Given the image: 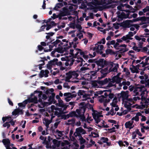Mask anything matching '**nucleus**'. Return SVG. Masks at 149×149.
<instances>
[{"label":"nucleus","instance_id":"1","mask_svg":"<svg viewBox=\"0 0 149 149\" xmlns=\"http://www.w3.org/2000/svg\"><path fill=\"white\" fill-rule=\"evenodd\" d=\"M90 1H91L90 3L95 6L111 3V0H90Z\"/></svg>","mask_w":149,"mask_h":149},{"label":"nucleus","instance_id":"2","mask_svg":"<svg viewBox=\"0 0 149 149\" xmlns=\"http://www.w3.org/2000/svg\"><path fill=\"white\" fill-rule=\"evenodd\" d=\"M79 107L81 109L85 108V111L86 108L88 109H92V111L94 112L95 110H94L93 106L92 104H90L88 103H86L84 102H81L79 104Z\"/></svg>","mask_w":149,"mask_h":149},{"label":"nucleus","instance_id":"3","mask_svg":"<svg viewBox=\"0 0 149 149\" xmlns=\"http://www.w3.org/2000/svg\"><path fill=\"white\" fill-rule=\"evenodd\" d=\"M81 109L79 107L78 109L76 110V113L78 114V117L80 118L82 121H86V117L84 116V113L85 112V108Z\"/></svg>","mask_w":149,"mask_h":149},{"label":"nucleus","instance_id":"4","mask_svg":"<svg viewBox=\"0 0 149 149\" xmlns=\"http://www.w3.org/2000/svg\"><path fill=\"white\" fill-rule=\"evenodd\" d=\"M85 91L82 90H79L78 91V92L77 93L78 95L79 96V98H81V96H82V99L83 100H86L88 99H90L89 98L90 97V95L87 94L86 93Z\"/></svg>","mask_w":149,"mask_h":149},{"label":"nucleus","instance_id":"5","mask_svg":"<svg viewBox=\"0 0 149 149\" xmlns=\"http://www.w3.org/2000/svg\"><path fill=\"white\" fill-rule=\"evenodd\" d=\"M81 133L83 134H85L86 133V132L82 127H79L76 129L75 132L74 133L73 135L75 137L79 136H81Z\"/></svg>","mask_w":149,"mask_h":149},{"label":"nucleus","instance_id":"6","mask_svg":"<svg viewBox=\"0 0 149 149\" xmlns=\"http://www.w3.org/2000/svg\"><path fill=\"white\" fill-rule=\"evenodd\" d=\"M57 60V59L56 58H54L53 60H52L48 62V64L46 65L47 68L50 70H51V72H52V69L53 66H54V62H56Z\"/></svg>","mask_w":149,"mask_h":149},{"label":"nucleus","instance_id":"7","mask_svg":"<svg viewBox=\"0 0 149 149\" xmlns=\"http://www.w3.org/2000/svg\"><path fill=\"white\" fill-rule=\"evenodd\" d=\"M95 63L98 66L103 68L104 66H105V64H106V61L104 60L103 59H100L98 61L96 60Z\"/></svg>","mask_w":149,"mask_h":149},{"label":"nucleus","instance_id":"8","mask_svg":"<svg viewBox=\"0 0 149 149\" xmlns=\"http://www.w3.org/2000/svg\"><path fill=\"white\" fill-rule=\"evenodd\" d=\"M132 66L133 68L130 67V69L131 72L132 73H138L139 72L138 69L140 70L139 68L141 66L139 64H138L135 66L134 65H132Z\"/></svg>","mask_w":149,"mask_h":149},{"label":"nucleus","instance_id":"9","mask_svg":"<svg viewBox=\"0 0 149 149\" xmlns=\"http://www.w3.org/2000/svg\"><path fill=\"white\" fill-rule=\"evenodd\" d=\"M2 142L4 145L5 146V147L7 148H8V147L10 146V140L8 139H3Z\"/></svg>","mask_w":149,"mask_h":149},{"label":"nucleus","instance_id":"10","mask_svg":"<svg viewBox=\"0 0 149 149\" xmlns=\"http://www.w3.org/2000/svg\"><path fill=\"white\" fill-rule=\"evenodd\" d=\"M128 91H126V92L124 91H122L121 93V97L123 99H127L128 97Z\"/></svg>","mask_w":149,"mask_h":149},{"label":"nucleus","instance_id":"11","mask_svg":"<svg viewBox=\"0 0 149 149\" xmlns=\"http://www.w3.org/2000/svg\"><path fill=\"white\" fill-rule=\"evenodd\" d=\"M105 92L109 93V97L111 99H112L113 98H114V95L113 93H111L112 90L111 89H109L108 90H105L104 91Z\"/></svg>","mask_w":149,"mask_h":149},{"label":"nucleus","instance_id":"12","mask_svg":"<svg viewBox=\"0 0 149 149\" xmlns=\"http://www.w3.org/2000/svg\"><path fill=\"white\" fill-rule=\"evenodd\" d=\"M55 94L54 93H51V95L49 97L48 101L49 102H52V104L54 100V97Z\"/></svg>","mask_w":149,"mask_h":149},{"label":"nucleus","instance_id":"13","mask_svg":"<svg viewBox=\"0 0 149 149\" xmlns=\"http://www.w3.org/2000/svg\"><path fill=\"white\" fill-rule=\"evenodd\" d=\"M116 65L113 68H110L109 69V72H116L118 71V68L119 67V64L118 63L116 64Z\"/></svg>","mask_w":149,"mask_h":149},{"label":"nucleus","instance_id":"14","mask_svg":"<svg viewBox=\"0 0 149 149\" xmlns=\"http://www.w3.org/2000/svg\"><path fill=\"white\" fill-rule=\"evenodd\" d=\"M28 101L27 100H25L22 102L18 103V105L19 107H24L28 103Z\"/></svg>","mask_w":149,"mask_h":149},{"label":"nucleus","instance_id":"15","mask_svg":"<svg viewBox=\"0 0 149 149\" xmlns=\"http://www.w3.org/2000/svg\"><path fill=\"white\" fill-rule=\"evenodd\" d=\"M63 6L62 3H58L56 4L55 7L53 8V10H58V8H60Z\"/></svg>","mask_w":149,"mask_h":149},{"label":"nucleus","instance_id":"16","mask_svg":"<svg viewBox=\"0 0 149 149\" xmlns=\"http://www.w3.org/2000/svg\"><path fill=\"white\" fill-rule=\"evenodd\" d=\"M97 114H95L94 113H92V115L93 119L95 120V123L97 124H98L100 122V119L99 118V117L97 116Z\"/></svg>","mask_w":149,"mask_h":149},{"label":"nucleus","instance_id":"17","mask_svg":"<svg viewBox=\"0 0 149 149\" xmlns=\"http://www.w3.org/2000/svg\"><path fill=\"white\" fill-rule=\"evenodd\" d=\"M129 24H128V25H125V22H123L120 24V26H122L123 28H129L131 26H133V24H131L129 23Z\"/></svg>","mask_w":149,"mask_h":149},{"label":"nucleus","instance_id":"18","mask_svg":"<svg viewBox=\"0 0 149 149\" xmlns=\"http://www.w3.org/2000/svg\"><path fill=\"white\" fill-rule=\"evenodd\" d=\"M105 52L107 55L110 54V55L115 54L116 53L113 51L112 49H107L105 50Z\"/></svg>","mask_w":149,"mask_h":149},{"label":"nucleus","instance_id":"19","mask_svg":"<svg viewBox=\"0 0 149 149\" xmlns=\"http://www.w3.org/2000/svg\"><path fill=\"white\" fill-rule=\"evenodd\" d=\"M52 142L54 146H59L61 143V141H58L56 139H53Z\"/></svg>","mask_w":149,"mask_h":149},{"label":"nucleus","instance_id":"20","mask_svg":"<svg viewBox=\"0 0 149 149\" xmlns=\"http://www.w3.org/2000/svg\"><path fill=\"white\" fill-rule=\"evenodd\" d=\"M30 102H33L35 104H37L38 102L37 97L36 96H34L33 98H31L29 99Z\"/></svg>","mask_w":149,"mask_h":149},{"label":"nucleus","instance_id":"21","mask_svg":"<svg viewBox=\"0 0 149 149\" xmlns=\"http://www.w3.org/2000/svg\"><path fill=\"white\" fill-rule=\"evenodd\" d=\"M68 61H67L69 63V65L71 66L72 65L75 60L73 59L71 56H69L68 57Z\"/></svg>","mask_w":149,"mask_h":149},{"label":"nucleus","instance_id":"22","mask_svg":"<svg viewBox=\"0 0 149 149\" xmlns=\"http://www.w3.org/2000/svg\"><path fill=\"white\" fill-rule=\"evenodd\" d=\"M54 89L53 88H51L50 89H49L46 91L44 93H45V94L47 95L48 96H49V95L50 94H51V93L54 91Z\"/></svg>","mask_w":149,"mask_h":149},{"label":"nucleus","instance_id":"23","mask_svg":"<svg viewBox=\"0 0 149 149\" xmlns=\"http://www.w3.org/2000/svg\"><path fill=\"white\" fill-rule=\"evenodd\" d=\"M133 122H134L133 121L131 122L130 121H129L126 122L125 124V127L126 128H129L130 126L132 125Z\"/></svg>","mask_w":149,"mask_h":149},{"label":"nucleus","instance_id":"24","mask_svg":"<svg viewBox=\"0 0 149 149\" xmlns=\"http://www.w3.org/2000/svg\"><path fill=\"white\" fill-rule=\"evenodd\" d=\"M58 103L56 104V105L57 106L63 107L64 106V103L63 101L61 99H60L58 100Z\"/></svg>","mask_w":149,"mask_h":149},{"label":"nucleus","instance_id":"25","mask_svg":"<svg viewBox=\"0 0 149 149\" xmlns=\"http://www.w3.org/2000/svg\"><path fill=\"white\" fill-rule=\"evenodd\" d=\"M43 122V123L45 124L46 127L48 128L49 127V125L51 123L50 121L48 119H45Z\"/></svg>","mask_w":149,"mask_h":149},{"label":"nucleus","instance_id":"26","mask_svg":"<svg viewBox=\"0 0 149 149\" xmlns=\"http://www.w3.org/2000/svg\"><path fill=\"white\" fill-rule=\"evenodd\" d=\"M68 11H63L62 10L60 11L59 13V15L61 16H66L68 15Z\"/></svg>","mask_w":149,"mask_h":149},{"label":"nucleus","instance_id":"27","mask_svg":"<svg viewBox=\"0 0 149 149\" xmlns=\"http://www.w3.org/2000/svg\"><path fill=\"white\" fill-rule=\"evenodd\" d=\"M128 49L127 48H121L118 51V52L119 53L122 54L128 51Z\"/></svg>","mask_w":149,"mask_h":149},{"label":"nucleus","instance_id":"28","mask_svg":"<svg viewBox=\"0 0 149 149\" xmlns=\"http://www.w3.org/2000/svg\"><path fill=\"white\" fill-rule=\"evenodd\" d=\"M106 64H105V66L108 65L109 67H110V68H112L113 66L114 63L112 62H109L106 61Z\"/></svg>","mask_w":149,"mask_h":149},{"label":"nucleus","instance_id":"29","mask_svg":"<svg viewBox=\"0 0 149 149\" xmlns=\"http://www.w3.org/2000/svg\"><path fill=\"white\" fill-rule=\"evenodd\" d=\"M79 140L80 141V144H82L86 142V140L83 138L82 136H79Z\"/></svg>","mask_w":149,"mask_h":149},{"label":"nucleus","instance_id":"30","mask_svg":"<svg viewBox=\"0 0 149 149\" xmlns=\"http://www.w3.org/2000/svg\"><path fill=\"white\" fill-rule=\"evenodd\" d=\"M89 68L88 67H83L81 68L80 70V72L82 73H84L86 72V71L88 70Z\"/></svg>","mask_w":149,"mask_h":149},{"label":"nucleus","instance_id":"31","mask_svg":"<svg viewBox=\"0 0 149 149\" xmlns=\"http://www.w3.org/2000/svg\"><path fill=\"white\" fill-rule=\"evenodd\" d=\"M18 111L19 108H18L17 109H15L12 112V115L15 116L17 115L18 116L19 114Z\"/></svg>","mask_w":149,"mask_h":149},{"label":"nucleus","instance_id":"32","mask_svg":"<svg viewBox=\"0 0 149 149\" xmlns=\"http://www.w3.org/2000/svg\"><path fill=\"white\" fill-rule=\"evenodd\" d=\"M130 37V36L128 34L126 35V36H123L121 38V39L123 41H125L127 40H129Z\"/></svg>","mask_w":149,"mask_h":149},{"label":"nucleus","instance_id":"33","mask_svg":"<svg viewBox=\"0 0 149 149\" xmlns=\"http://www.w3.org/2000/svg\"><path fill=\"white\" fill-rule=\"evenodd\" d=\"M76 111H73L71 112H70L69 115L71 117H72L73 116H76L77 117H78V115H77L76 113Z\"/></svg>","mask_w":149,"mask_h":149},{"label":"nucleus","instance_id":"34","mask_svg":"<svg viewBox=\"0 0 149 149\" xmlns=\"http://www.w3.org/2000/svg\"><path fill=\"white\" fill-rule=\"evenodd\" d=\"M71 73L72 77L73 78H77L79 76L78 74L75 71H71Z\"/></svg>","mask_w":149,"mask_h":149},{"label":"nucleus","instance_id":"35","mask_svg":"<svg viewBox=\"0 0 149 149\" xmlns=\"http://www.w3.org/2000/svg\"><path fill=\"white\" fill-rule=\"evenodd\" d=\"M127 17L126 14L124 12H122L120 15L118 17L122 19L123 18H127Z\"/></svg>","mask_w":149,"mask_h":149},{"label":"nucleus","instance_id":"36","mask_svg":"<svg viewBox=\"0 0 149 149\" xmlns=\"http://www.w3.org/2000/svg\"><path fill=\"white\" fill-rule=\"evenodd\" d=\"M60 42H61V40L57 39L55 41H54L53 42H52V44H53L54 46H55L56 47L57 44L59 43Z\"/></svg>","mask_w":149,"mask_h":149},{"label":"nucleus","instance_id":"37","mask_svg":"<svg viewBox=\"0 0 149 149\" xmlns=\"http://www.w3.org/2000/svg\"><path fill=\"white\" fill-rule=\"evenodd\" d=\"M108 139L107 137H102L100 138V140L103 143H106L108 141Z\"/></svg>","mask_w":149,"mask_h":149},{"label":"nucleus","instance_id":"38","mask_svg":"<svg viewBox=\"0 0 149 149\" xmlns=\"http://www.w3.org/2000/svg\"><path fill=\"white\" fill-rule=\"evenodd\" d=\"M56 132L58 134V136L60 137H61L63 136V134H62L63 131H60L58 130H56Z\"/></svg>","mask_w":149,"mask_h":149},{"label":"nucleus","instance_id":"39","mask_svg":"<svg viewBox=\"0 0 149 149\" xmlns=\"http://www.w3.org/2000/svg\"><path fill=\"white\" fill-rule=\"evenodd\" d=\"M75 120L74 118H72L71 119H69L68 120V122H71L70 123H68L67 124L69 125L70 124H74L75 122Z\"/></svg>","mask_w":149,"mask_h":149},{"label":"nucleus","instance_id":"40","mask_svg":"<svg viewBox=\"0 0 149 149\" xmlns=\"http://www.w3.org/2000/svg\"><path fill=\"white\" fill-rule=\"evenodd\" d=\"M45 71L43 70H42L40 72V73L39 74V77L41 78L45 76Z\"/></svg>","mask_w":149,"mask_h":149},{"label":"nucleus","instance_id":"41","mask_svg":"<svg viewBox=\"0 0 149 149\" xmlns=\"http://www.w3.org/2000/svg\"><path fill=\"white\" fill-rule=\"evenodd\" d=\"M43 106V107L47 106L49 105H50L52 104V102H44L42 104Z\"/></svg>","mask_w":149,"mask_h":149},{"label":"nucleus","instance_id":"42","mask_svg":"<svg viewBox=\"0 0 149 149\" xmlns=\"http://www.w3.org/2000/svg\"><path fill=\"white\" fill-rule=\"evenodd\" d=\"M100 102H102L103 101L104 102L107 103L109 102L110 101V99H109L105 98L104 99H102L101 100H100Z\"/></svg>","mask_w":149,"mask_h":149},{"label":"nucleus","instance_id":"43","mask_svg":"<svg viewBox=\"0 0 149 149\" xmlns=\"http://www.w3.org/2000/svg\"><path fill=\"white\" fill-rule=\"evenodd\" d=\"M78 52H79L80 54L81 55H82L83 56L85 55L84 53V52L82 51V50L80 49L77 48L75 49Z\"/></svg>","mask_w":149,"mask_h":149},{"label":"nucleus","instance_id":"44","mask_svg":"<svg viewBox=\"0 0 149 149\" xmlns=\"http://www.w3.org/2000/svg\"><path fill=\"white\" fill-rule=\"evenodd\" d=\"M66 75L67 77L70 78V79L72 78L71 71H69L68 72L66 73Z\"/></svg>","mask_w":149,"mask_h":149},{"label":"nucleus","instance_id":"45","mask_svg":"<svg viewBox=\"0 0 149 149\" xmlns=\"http://www.w3.org/2000/svg\"><path fill=\"white\" fill-rule=\"evenodd\" d=\"M58 59L56 61V62H54V65H56L57 66H61L62 65V63L61 61L58 62Z\"/></svg>","mask_w":149,"mask_h":149},{"label":"nucleus","instance_id":"46","mask_svg":"<svg viewBox=\"0 0 149 149\" xmlns=\"http://www.w3.org/2000/svg\"><path fill=\"white\" fill-rule=\"evenodd\" d=\"M62 48L60 47H58L55 49V50L56 51V52L60 53H61L62 52Z\"/></svg>","mask_w":149,"mask_h":149},{"label":"nucleus","instance_id":"47","mask_svg":"<svg viewBox=\"0 0 149 149\" xmlns=\"http://www.w3.org/2000/svg\"><path fill=\"white\" fill-rule=\"evenodd\" d=\"M123 22H125V25H128V24H129V23H132L133 21L132 20H127L123 21Z\"/></svg>","mask_w":149,"mask_h":149},{"label":"nucleus","instance_id":"48","mask_svg":"<svg viewBox=\"0 0 149 149\" xmlns=\"http://www.w3.org/2000/svg\"><path fill=\"white\" fill-rule=\"evenodd\" d=\"M69 57V56H65V57H62L61 58V60L62 61H68V57Z\"/></svg>","mask_w":149,"mask_h":149},{"label":"nucleus","instance_id":"49","mask_svg":"<svg viewBox=\"0 0 149 149\" xmlns=\"http://www.w3.org/2000/svg\"><path fill=\"white\" fill-rule=\"evenodd\" d=\"M35 92L38 93H39V94L38 95V98H41L42 96V95H43L42 92V91H36Z\"/></svg>","mask_w":149,"mask_h":149},{"label":"nucleus","instance_id":"50","mask_svg":"<svg viewBox=\"0 0 149 149\" xmlns=\"http://www.w3.org/2000/svg\"><path fill=\"white\" fill-rule=\"evenodd\" d=\"M75 27L77 29H78L79 31H80L82 28L81 25L78 24L76 25Z\"/></svg>","mask_w":149,"mask_h":149},{"label":"nucleus","instance_id":"51","mask_svg":"<svg viewBox=\"0 0 149 149\" xmlns=\"http://www.w3.org/2000/svg\"><path fill=\"white\" fill-rule=\"evenodd\" d=\"M135 132V133L136 134H138L139 136H142V134L140 132L139 129H136Z\"/></svg>","mask_w":149,"mask_h":149},{"label":"nucleus","instance_id":"52","mask_svg":"<svg viewBox=\"0 0 149 149\" xmlns=\"http://www.w3.org/2000/svg\"><path fill=\"white\" fill-rule=\"evenodd\" d=\"M132 48L135 51H137L138 52H139L141 51V49H138V47L137 46H134Z\"/></svg>","mask_w":149,"mask_h":149},{"label":"nucleus","instance_id":"53","mask_svg":"<svg viewBox=\"0 0 149 149\" xmlns=\"http://www.w3.org/2000/svg\"><path fill=\"white\" fill-rule=\"evenodd\" d=\"M108 70V67H107L105 68H104V69H102L101 70V73H103V72H107Z\"/></svg>","mask_w":149,"mask_h":149},{"label":"nucleus","instance_id":"54","mask_svg":"<svg viewBox=\"0 0 149 149\" xmlns=\"http://www.w3.org/2000/svg\"><path fill=\"white\" fill-rule=\"evenodd\" d=\"M121 78L119 77H117L116 78V84H118L120 82Z\"/></svg>","mask_w":149,"mask_h":149},{"label":"nucleus","instance_id":"55","mask_svg":"<svg viewBox=\"0 0 149 149\" xmlns=\"http://www.w3.org/2000/svg\"><path fill=\"white\" fill-rule=\"evenodd\" d=\"M77 59H78V60H76V61L78 63H79L81 61H84V62H85V61L84 60L83 58H82L81 57H79V58H77Z\"/></svg>","mask_w":149,"mask_h":149},{"label":"nucleus","instance_id":"56","mask_svg":"<svg viewBox=\"0 0 149 149\" xmlns=\"http://www.w3.org/2000/svg\"><path fill=\"white\" fill-rule=\"evenodd\" d=\"M45 77H47L48 76V74L49 73V71L47 70H45Z\"/></svg>","mask_w":149,"mask_h":149},{"label":"nucleus","instance_id":"57","mask_svg":"<svg viewBox=\"0 0 149 149\" xmlns=\"http://www.w3.org/2000/svg\"><path fill=\"white\" fill-rule=\"evenodd\" d=\"M70 94L71 93L68 92L65 93L63 95L64 96L66 97H70Z\"/></svg>","mask_w":149,"mask_h":149},{"label":"nucleus","instance_id":"58","mask_svg":"<svg viewBox=\"0 0 149 149\" xmlns=\"http://www.w3.org/2000/svg\"><path fill=\"white\" fill-rule=\"evenodd\" d=\"M108 121L111 123H113L115 124H117L116 121L114 120L109 119L108 120Z\"/></svg>","mask_w":149,"mask_h":149},{"label":"nucleus","instance_id":"59","mask_svg":"<svg viewBox=\"0 0 149 149\" xmlns=\"http://www.w3.org/2000/svg\"><path fill=\"white\" fill-rule=\"evenodd\" d=\"M48 143H49V141H47V138L46 137H45V139L42 142V144H45L46 145H47V144H48Z\"/></svg>","mask_w":149,"mask_h":149},{"label":"nucleus","instance_id":"60","mask_svg":"<svg viewBox=\"0 0 149 149\" xmlns=\"http://www.w3.org/2000/svg\"><path fill=\"white\" fill-rule=\"evenodd\" d=\"M91 74V77L95 76L97 73V72L96 71H91L90 72Z\"/></svg>","mask_w":149,"mask_h":149},{"label":"nucleus","instance_id":"61","mask_svg":"<svg viewBox=\"0 0 149 149\" xmlns=\"http://www.w3.org/2000/svg\"><path fill=\"white\" fill-rule=\"evenodd\" d=\"M135 132H133L132 133V139H134L135 138L136 136V134H135Z\"/></svg>","mask_w":149,"mask_h":149},{"label":"nucleus","instance_id":"62","mask_svg":"<svg viewBox=\"0 0 149 149\" xmlns=\"http://www.w3.org/2000/svg\"><path fill=\"white\" fill-rule=\"evenodd\" d=\"M127 8H128L129 9L132 8L133 10L134 9L132 7L130 6V5L126 3L124 5Z\"/></svg>","mask_w":149,"mask_h":149},{"label":"nucleus","instance_id":"63","mask_svg":"<svg viewBox=\"0 0 149 149\" xmlns=\"http://www.w3.org/2000/svg\"><path fill=\"white\" fill-rule=\"evenodd\" d=\"M8 102L9 104L11 106L13 105V102L9 98H8Z\"/></svg>","mask_w":149,"mask_h":149},{"label":"nucleus","instance_id":"64","mask_svg":"<svg viewBox=\"0 0 149 149\" xmlns=\"http://www.w3.org/2000/svg\"><path fill=\"white\" fill-rule=\"evenodd\" d=\"M117 77L116 76H114L112 79V82L114 83L116 82V78H117Z\"/></svg>","mask_w":149,"mask_h":149}]
</instances>
